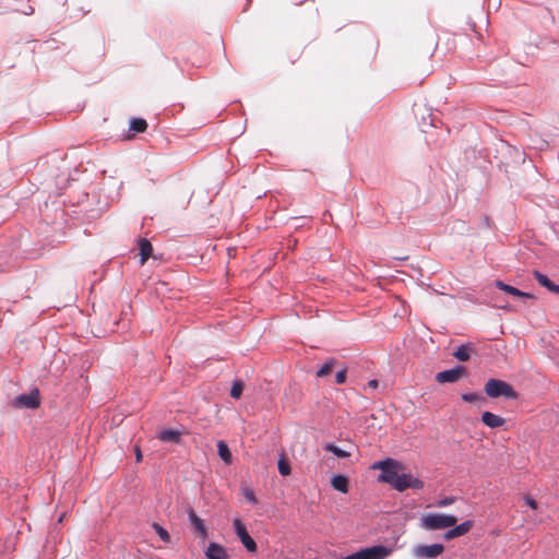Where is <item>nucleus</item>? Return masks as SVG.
<instances>
[{"label": "nucleus", "mask_w": 559, "mask_h": 559, "mask_svg": "<svg viewBox=\"0 0 559 559\" xmlns=\"http://www.w3.org/2000/svg\"><path fill=\"white\" fill-rule=\"evenodd\" d=\"M324 450L328 451V452L333 453L335 456H337L340 459H345V457H348L350 455L349 452L338 448L337 445H335L332 442L326 443L324 445Z\"/></svg>", "instance_id": "nucleus-23"}, {"label": "nucleus", "mask_w": 559, "mask_h": 559, "mask_svg": "<svg viewBox=\"0 0 559 559\" xmlns=\"http://www.w3.org/2000/svg\"><path fill=\"white\" fill-rule=\"evenodd\" d=\"M153 528L154 531L156 532V534L159 536V538L165 542V543H170V535L169 533L167 532L166 528H164L162 525H159L158 523H153Z\"/></svg>", "instance_id": "nucleus-26"}, {"label": "nucleus", "mask_w": 559, "mask_h": 559, "mask_svg": "<svg viewBox=\"0 0 559 559\" xmlns=\"http://www.w3.org/2000/svg\"><path fill=\"white\" fill-rule=\"evenodd\" d=\"M13 405L17 408L36 409L40 405L38 389L32 390L28 394L17 395L13 401Z\"/></svg>", "instance_id": "nucleus-7"}, {"label": "nucleus", "mask_w": 559, "mask_h": 559, "mask_svg": "<svg viewBox=\"0 0 559 559\" xmlns=\"http://www.w3.org/2000/svg\"><path fill=\"white\" fill-rule=\"evenodd\" d=\"M207 559H227L226 550L217 543H210L206 550Z\"/></svg>", "instance_id": "nucleus-14"}, {"label": "nucleus", "mask_w": 559, "mask_h": 559, "mask_svg": "<svg viewBox=\"0 0 559 559\" xmlns=\"http://www.w3.org/2000/svg\"><path fill=\"white\" fill-rule=\"evenodd\" d=\"M240 491H241V495L243 496V498L251 504H255L258 502L257 500V497L254 495V491L246 486V485H241L240 487Z\"/></svg>", "instance_id": "nucleus-24"}, {"label": "nucleus", "mask_w": 559, "mask_h": 559, "mask_svg": "<svg viewBox=\"0 0 559 559\" xmlns=\"http://www.w3.org/2000/svg\"><path fill=\"white\" fill-rule=\"evenodd\" d=\"M524 500L526 502V504L532 508V509H536L537 508V502L530 496H525L524 497Z\"/></svg>", "instance_id": "nucleus-32"}, {"label": "nucleus", "mask_w": 559, "mask_h": 559, "mask_svg": "<svg viewBox=\"0 0 559 559\" xmlns=\"http://www.w3.org/2000/svg\"><path fill=\"white\" fill-rule=\"evenodd\" d=\"M484 390L485 393L491 399H497L500 396H503L506 399L518 397V393L514 391V389L506 381L499 379H489L485 383Z\"/></svg>", "instance_id": "nucleus-3"}, {"label": "nucleus", "mask_w": 559, "mask_h": 559, "mask_svg": "<svg viewBox=\"0 0 559 559\" xmlns=\"http://www.w3.org/2000/svg\"><path fill=\"white\" fill-rule=\"evenodd\" d=\"M457 523V518L452 514L427 513L420 518V526L427 531H437L452 527Z\"/></svg>", "instance_id": "nucleus-2"}, {"label": "nucleus", "mask_w": 559, "mask_h": 559, "mask_svg": "<svg viewBox=\"0 0 559 559\" xmlns=\"http://www.w3.org/2000/svg\"><path fill=\"white\" fill-rule=\"evenodd\" d=\"M278 472L282 476H288L292 472L289 462L282 455L277 462Z\"/></svg>", "instance_id": "nucleus-25"}, {"label": "nucleus", "mask_w": 559, "mask_h": 559, "mask_svg": "<svg viewBox=\"0 0 559 559\" xmlns=\"http://www.w3.org/2000/svg\"><path fill=\"white\" fill-rule=\"evenodd\" d=\"M233 526L235 530L236 535L238 536L239 540L243 545V547L249 552H255L258 547L254 539L249 535L246 525L242 523L240 519H234L233 520Z\"/></svg>", "instance_id": "nucleus-6"}, {"label": "nucleus", "mask_w": 559, "mask_h": 559, "mask_svg": "<svg viewBox=\"0 0 559 559\" xmlns=\"http://www.w3.org/2000/svg\"><path fill=\"white\" fill-rule=\"evenodd\" d=\"M331 484L335 490L342 493H346L348 491V479L344 475L338 474L333 476Z\"/></svg>", "instance_id": "nucleus-18"}, {"label": "nucleus", "mask_w": 559, "mask_h": 559, "mask_svg": "<svg viewBox=\"0 0 559 559\" xmlns=\"http://www.w3.org/2000/svg\"><path fill=\"white\" fill-rule=\"evenodd\" d=\"M367 385H368V388L377 389L379 385V382H378V380L373 379V380H370Z\"/></svg>", "instance_id": "nucleus-33"}, {"label": "nucleus", "mask_w": 559, "mask_h": 559, "mask_svg": "<svg viewBox=\"0 0 559 559\" xmlns=\"http://www.w3.org/2000/svg\"><path fill=\"white\" fill-rule=\"evenodd\" d=\"M443 550L442 544L419 545L415 549V556L420 559H431L441 555Z\"/></svg>", "instance_id": "nucleus-9"}, {"label": "nucleus", "mask_w": 559, "mask_h": 559, "mask_svg": "<svg viewBox=\"0 0 559 559\" xmlns=\"http://www.w3.org/2000/svg\"><path fill=\"white\" fill-rule=\"evenodd\" d=\"M472 352H473V347L471 344H462L453 353V356L457 360L465 362V361L469 360Z\"/></svg>", "instance_id": "nucleus-17"}, {"label": "nucleus", "mask_w": 559, "mask_h": 559, "mask_svg": "<svg viewBox=\"0 0 559 559\" xmlns=\"http://www.w3.org/2000/svg\"><path fill=\"white\" fill-rule=\"evenodd\" d=\"M395 480L393 488L401 492L408 488L416 490L424 488V481L414 477L412 474L406 473L405 469L400 472L397 479Z\"/></svg>", "instance_id": "nucleus-5"}, {"label": "nucleus", "mask_w": 559, "mask_h": 559, "mask_svg": "<svg viewBox=\"0 0 559 559\" xmlns=\"http://www.w3.org/2000/svg\"><path fill=\"white\" fill-rule=\"evenodd\" d=\"M345 380H346V369L344 368L335 374V381L337 384H342L345 382Z\"/></svg>", "instance_id": "nucleus-30"}, {"label": "nucleus", "mask_w": 559, "mask_h": 559, "mask_svg": "<svg viewBox=\"0 0 559 559\" xmlns=\"http://www.w3.org/2000/svg\"><path fill=\"white\" fill-rule=\"evenodd\" d=\"M135 454H136V462H140L142 460V454L139 448H135Z\"/></svg>", "instance_id": "nucleus-34"}, {"label": "nucleus", "mask_w": 559, "mask_h": 559, "mask_svg": "<svg viewBox=\"0 0 559 559\" xmlns=\"http://www.w3.org/2000/svg\"><path fill=\"white\" fill-rule=\"evenodd\" d=\"M481 421L489 428H499L506 423L504 418L491 412H484L481 415Z\"/></svg>", "instance_id": "nucleus-13"}, {"label": "nucleus", "mask_w": 559, "mask_h": 559, "mask_svg": "<svg viewBox=\"0 0 559 559\" xmlns=\"http://www.w3.org/2000/svg\"><path fill=\"white\" fill-rule=\"evenodd\" d=\"M495 285L497 288H499V289L503 290L504 293L512 295L514 297L533 298V295H531L530 293L522 292V290L518 289L516 287H513L509 284L503 283L500 280H496Z\"/></svg>", "instance_id": "nucleus-12"}, {"label": "nucleus", "mask_w": 559, "mask_h": 559, "mask_svg": "<svg viewBox=\"0 0 559 559\" xmlns=\"http://www.w3.org/2000/svg\"><path fill=\"white\" fill-rule=\"evenodd\" d=\"M431 116H432L431 114L428 115L429 121H427V119L424 116L421 117V123L420 124H421L423 128L425 126L436 127L435 119Z\"/></svg>", "instance_id": "nucleus-31"}, {"label": "nucleus", "mask_w": 559, "mask_h": 559, "mask_svg": "<svg viewBox=\"0 0 559 559\" xmlns=\"http://www.w3.org/2000/svg\"><path fill=\"white\" fill-rule=\"evenodd\" d=\"M217 451H218L219 457L226 464H230L231 463V461H233L231 452H230L228 445L224 441H218L217 442Z\"/></svg>", "instance_id": "nucleus-21"}, {"label": "nucleus", "mask_w": 559, "mask_h": 559, "mask_svg": "<svg viewBox=\"0 0 559 559\" xmlns=\"http://www.w3.org/2000/svg\"><path fill=\"white\" fill-rule=\"evenodd\" d=\"M534 277L538 282L539 285L546 287L549 292L559 294V285L551 282L545 274L535 271Z\"/></svg>", "instance_id": "nucleus-15"}, {"label": "nucleus", "mask_w": 559, "mask_h": 559, "mask_svg": "<svg viewBox=\"0 0 559 559\" xmlns=\"http://www.w3.org/2000/svg\"><path fill=\"white\" fill-rule=\"evenodd\" d=\"M474 523L471 520L464 521L459 525L452 526L449 531H447L443 535L444 539L450 540L460 536L467 534L473 527Z\"/></svg>", "instance_id": "nucleus-11"}, {"label": "nucleus", "mask_w": 559, "mask_h": 559, "mask_svg": "<svg viewBox=\"0 0 559 559\" xmlns=\"http://www.w3.org/2000/svg\"><path fill=\"white\" fill-rule=\"evenodd\" d=\"M139 250L141 255V263L143 264L151 257L153 247L147 239H141L139 241Z\"/></svg>", "instance_id": "nucleus-19"}, {"label": "nucleus", "mask_w": 559, "mask_h": 559, "mask_svg": "<svg viewBox=\"0 0 559 559\" xmlns=\"http://www.w3.org/2000/svg\"><path fill=\"white\" fill-rule=\"evenodd\" d=\"M461 397L464 402L474 403L478 407L483 406L486 403V397L480 393H463Z\"/></svg>", "instance_id": "nucleus-20"}, {"label": "nucleus", "mask_w": 559, "mask_h": 559, "mask_svg": "<svg viewBox=\"0 0 559 559\" xmlns=\"http://www.w3.org/2000/svg\"><path fill=\"white\" fill-rule=\"evenodd\" d=\"M147 128V122L142 118H133L130 121L129 130L133 133L144 132Z\"/></svg>", "instance_id": "nucleus-22"}, {"label": "nucleus", "mask_w": 559, "mask_h": 559, "mask_svg": "<svg viewBox=\"0 0 559 559\" xmlns=\"http://www.w3.org/2000/svg\"><path fill=\"white\" fill-rule=\"evenodd\" d=\"M243 391V383L241 381H235L230 389V396L234 399H239Z\"/></svg>", "instance_id": "nucleus-28"}, {"label": "nucleus", "mask_w": 559, "mask_h": 559, "mask_svg": "<svg viewBox=\"0 0 559 559\" xmlns=\"http://www.w3.org/2000/svg\"><path fill=\"white\" fill-rule=\"evenodd\" d=\"M372 468L381 471L378 476L379 481L386 483L393 487L400 472L404 471L405 466L396 460L388 457L385 460L374 462L372 464Z\"/></svg>", "instance_id": "nucleus-1"}, {"label": "nucleus", "mask_w": 559, "mask_h": 559, "mask_svg": "<svg viewBox=\"0 0 559 559\" xmlns=\"http://www.w3.org/2000/svg\"><path fill=\"white\" fill-rule=\"evenodd\" d=\"M187 513L193 532L199 534L201 538L205 539L207 537V530L203 520L195 513L192 508L188 509Z\"/></svg>", "instance_id": "nucleus-10"}, {"label": "nucleus", "mask_w": 559, "mask_h": 559, "mask_svg": "<svg viewBox=\"0 0 559 559\" xmlns=\"http://www.w3.org/2000/svg\"><path fill=\"white\" fill-rule=\"evenodd\" d=\"M181 432L176 429H164L158 433V439L164 442L179 443Z\"/></svg>", "instance_id": "nucleus-16"}, {"label": "nucleus", "mask_w": 559, "mask_h": 559, "mask_svg": "<svg viewBox=\"0 0 559 559\" xmlns=\"http://www.w3.org/2000/svg\"><path fill=\"white\" fill-rule=\"evenodd\" d=\"M334 364H335V359H333V358L328 359V360L322 365V367L317 371V376H318V377H325V376H328V374L331 372V370H332V368H333Z\"/></svg>", "instance_id": "nucleus-27"}, {"label": "nucleus", "mask_w": 559, "mask_h": 559, "mask_svg": "<svg viewBox=\"0 0 559 559\" xmlns=\"http://www.w3.org/2000/svg\"><path fill=\"white\" fill-rule=\"evenodd\" d=\"M464 376H466V368L462 365H457L451 369L438 372L436 374V380L439 383H454Z\"/></svg>", "instance_id": "nucleus-8"}, {"label": "nucleus", "mask_w": 559, "mask_h": 559, "mask_svg": "<svg viewBox=\"0 0 559 559\" xmlns=\"http://www.w3.org/2000/svg\"><path fill=\"white\" fill-rule=\"evenodd\" d=\"M389 554L390 550L388 548L379 545L360 549L359 551L345 556L342 559H384Z\"/></svg>", "instance_id": "nucleus-4"}, {"label": "nucleus", "mask_w": 559, "mask_h": 559, "mask_svg": "<svg viewBox=\"0 0 559 559\" xmlns=\"http://www.w3.org/2000/svg\"><path fill=\"white\" fill-rule=\"evenodd\" d=\"M455 501V497H445L437 502V507L444 508L453 504Z\"/></svg>", "instance_id": "nucleus-29"}]
</instances>
